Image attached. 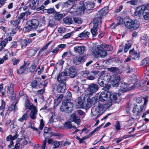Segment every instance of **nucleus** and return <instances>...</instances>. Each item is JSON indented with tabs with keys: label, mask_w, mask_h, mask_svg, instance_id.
I'll return each mask as SVG.
<instances>
[{
	"label": "nucleus",
	"mask_w": 149,
	"mask_h": 149,
	"mask_svg": "<svg viewBox=\"0 0 149 149\" xmlns=\"http://www.w3.org/2000/svg\"><path fill=\"white\" fill-rule=\"evenodd\" d=\"M62 142H59L58 141H55L53 143V148H58L59 145L62 144Z\"/></svg>",
	"instance_id": "49"
},
{
	"label": "nucleus",
	"mask_w": 149,
	"mask_h": 149,
	"mask_svg": "<svg viewBox=\"0 0 149 149\" xmlns=\"http://www.w3.org/2000/svg\"><path fill=\"white\" fill-rule=\"evenodd\" d=\"M143 99L144 100V102L143 105L139 106L136 105L133 108V112L136 113L138 115H139V113L144 111L146 109L148 100L146 98H144Z\"/></svg>",
	"instance_id": "8"
},
{
	"label": "nucleus",
	"mask_w": 149,
	"mask_h": 149,
	"mask_svg": "<svg viewBox=\"0 0 149 149\" xmlns=\"http://www.w3.org/2000/svg\"><path fill=\"white\" fill-rule=\"evenodd\" d=\"M98 28L97 26H93L92 28L91 29V32L93 35V37L95 36L98 34L97 29Z\"/></svg>",
	"instance_id": "34"
},
{
	"label": "nucleus",
	"mask_w": 149,
	"mask_h": 149,
	"mask_svg": "<svg viewBox=\"0 0 149 149\" xmlns=\"http://www.w3.org/2000/svg\"><path fill=\"white\" fill-rule=\"evenodd\" d=\"M130 55L131 57L132 58H134V59L138 58L139 56V54L134 49L130 50Z\"/></svg>",
	"instance_id": "25"
},
{
	"label": "nucleus",
	"mask_w": 149,
	"mask_h": 149,
	"mask_svg": "<svg viewBox=\"0 0 149 149\" xmlns=\"http://www.w3.org/2000/svg\"><path fill=\"white\" fill-rule=\"evenodd\" d=\"M144 98H146H146H142V97H138L137 98V99L136 100V102L137 103H140L143 100L142 99H143V100H144L143 99Z\"/></svg>",
	"instance_id": "60"
},
{
	"label": "nucleus",
	"mask_w": 149,
	"mask_h": 149,
	"mask_svg": "<svg viewBox=\"0 0 149 149\" xmlns=\"http://www.w3.org/2000/svg\"><path fill=\"white\" fill-rule=\"evenodd\" d=\"M79 8L78 10V13L80 14H83L85 10L84 5L82 6H79Z\"/></svg>",
	"instance_id": "44"
},
{
	"label": "nucleus",
	"mask_w": 149,
	"mask_h": 149,
	"mask_svg": "<svg viewBox=\"0 0 149 149\" xmlns=\"http://www.w3.org/2000/svg\"><path fill=\"white\" fill-rule=\"evenodd\" d=\"M91 73L93 74L94 76H95L96 74H98V73L97 72L93 71L91 72V73L87 77V79H88L92 80L95 79V77L93 75H92L91 74Z\"/></svg>",
	"instance_id": "37"
},
{
	"label": "nucleus",
	"mask_w": 149,
	"mask_h": 149,
	"mask_svg": "<svg viewBox=\"0 0 149 149\" xmlns=\"http://www.w3.org/2000/svg\"><path fill=\"white\" fill-rule=\"evenodd\" d=\"M28 114L25 113L23 115L22 117L18 119V121L20 122H23L24 120H26L28 117Z\"/></svg>",
	"instance_id": "45"
},
{
	"label": "nucleus",
	"mask_w": 149,
	"mask_h": 149,
	"mask_svg": "<svg viewBox=\"0 0 149 149\" xmlns=\"http://www.w3.org/2000/svg\"><path fill=\"white\" fill-rule=\"evenodd\" d=\"M48 26L51 27H54L56 26V24L54 19H52L49 20Z\"/></svg>",
	"instance_id": "43"
},
{
	"label": "nucleus",
	"mask_w": 149,
	"mask_h": 149,
	"mask_svg": "<svg viewBox=\"0 0 149 149\" xmlns=\"http://www.w3.org/2000/svg\"><path fill=\"white\" fill-rule=\"evenodd\" d=\"M17 102H16L15 103H13L12 105L8 109V110L9 111H11L12 110H14L15 111H16L17 110V106H16V104H17Z\"/></svg>",
	"instance_id": "42"
},
{
	"label": "nucleus",
	"mask_w": 149,
	"mask_h": 149,
	"mask_svg": "<svg viewBox=\"0 0 149 149\" xmlns=\"http://www.w3.org/2000/svg\"><path fill=\"white\" fill-rule=\"evenodd\" d=\"M72 91L75 93H78L79 91V87L77 85L74 86Z\"/></svg>",
	"instance_id": "61"
},
{
	"label": "nucleus",
	"mask_w": 149,
	"mask_h": 149,
	"mask_svg": "<svg viewBox=\"0 0 149 149\" xmlns=\"http://www.w3.org/2000/svg\"><path fill=\"white\" fill-rule=\"evenodd\" d=\"M20 42L22 49H23L26 47L28 43V41L27 39H24L21 40Z\"/></svg>",
	"instance_id": "31"
},
{
	"label": "nucleus",
	"mask_w": 149,
	"mask_h": 149,
	"mask_svg": "<svg viewBox=\"0 0 149 149\" xmlns=\"http://www.w3.org/2000/svg\"><path fill=\"white\" fill-rule=\"evenodd\" d=\"M97 98L95 97H93L91 98L88 99L87 101L88 103L86 104V106L89 107L92 104H94L96 102Z\"/></svg>",
	"instance_id": "23"
},
{
	"label": "nucleus",
	"mask_w": 149,
	"mask_h": 149,
	"mask_svg": "<svg viewBox=\"0 0 149 149\" xmlns=\"http://www.w3.org/2000/svg\"><path fill=\"white\" fill-rule=\"evenodd\" d=\"M39 24V22L36 19H32L30 22H28L26 26L24 28L25 32L29 31L32 29L37 28Z\"/></svg>",
	"instance_id": "7"
},
{
	"label": "nucleus",
	"mask_w": 149,
	"mask_h": 149,
	"mask_svg": "<svg viewBox=\"0 0 149 149\" xmlns=\"http://www.w3.org/2000/svg\"><path fill=\"white\" fill-rule=\"evenodd\" d=\"M118 19L119 20V21L115 25H114L113 24H112L110 25V27L111 29H115L117 26L122 24L123 22V19L120 17H119Z\"/></svg>",
	"instance_id": "29"
},
{
	"label": "nucleus",
	"mask_w": 149,
	"mask_h": 149,
	"mask_svg": "<svg viewBox=\"0 0 149 149\" xmlns=\"http://www.w3.org/2000/svg\"><path fill=\"white\" fill-rule=\"evenodd\" d=\"M74 50L76 52H78L80 54H82L85 50V47L84 46H80L75 47Z\"/></svg>",
	"instance_id": "18"
},
{
	"label": "nucleus",
	"mask_w": 149,
	"mask_h": 149,
	"mask_svg": "<svg viewBox=\"0 0 149 149\" xmlns=\"http://www.w3.org/2000/svg\"><path fill=\"white\" fill-rule=\"evenodd\" d=\"M67 75L65 70L59 74L57 77V80L60 82H65Z\"/></svg>",
	"instance_id": "12"
},
{
	"label": "nucleus",
	"mask_w": 149,
	"mask_h": 149,
	"mask_svg": "<svg viewBox=\"0 0 149 149\" xmlns=\"http://www.w3.org/2000/svg\"><path fill=\"white\" fill-rule=\"evenodd\" d=\"M111 83L113 87H117L118 85L125 88L127 86V84L121 81L120 82V76L117 74H113L111 76Z\"/></svg>",
	"instance_id": "6"
},
{
	"label": "nucleus",
	"mask_w": 149,
	"mask_h": 149,
	"mask_svg": "<svg viewBox=\"0 0 149 149\" xmlns=\"http://www.w3.org/2000/svg\"><path fill=\"white\" fill-rule=\"evenodd\" d=\"M101 78H102V80H104L105 82H109L111 80V77L110 76L109 73H105L101 74L99 76Z\"/></svg>",
	"instance_id": "19"
},
{
	"label": "nucleus",
	"mask_w": 149,
	"mask_h": 149,
	"mask_svg": "<svg viewBox=\"0 0 149 149\" xmlns=\"http://www.w3.org/2000/svg\"><path fill=\"white\" fill-rule=\"evenodd\" d=\"M46 12H47L49 14H52L54 13H55V11H56L54 8H50L47 9L45 10Z\"/></svg>",
	"instance_id": "51"
},
{
	"label": "nucleus",
	"mask_w": 149,
	"mask_h": 149,
	"mask_svg": "<svg viewBox=\"0 0 149 149\" xmlns=\"http://www.w3.org/2000/svg\"><path fill=\"white\" fill-rule=\"evenodd\" d=\"M127 3H129L131 5H135L137 4V2L136 0H132L127 2Z\"/></svg>",
	"instance_id": "58"
},
{
	"label": "nucleus",
	"mask_w": 149,
	"mask_h": 149,
	"mask_svg": "<svg viewBox=\"0 0 149 149\" xmlns=\"http://www.w3.org/2000/svg\"><path fill=\"white\" fill-rule=\"evenodd\" d=\"M21 137L22 139H24L25 140L24 141H23V142L21 144V146H24L26 145L27 143L28 142L26 140L25 137L24 135H22Z\"/></svg>",
	"instance_id": "54"
},
{
	"label": "nucleus",
	"mask_w": 149,
	"mask_h": 149,
	"mask_svg": "<svg viewBox=\"0 0 149 149\" xmlns=\"http://www.w3.org/2000/svg\"><path fill=\"white\" fill-rule=\"evenodd\" d=\"M14 84L11 83H9L7 86H6L5 88L7 87L8 90L7 91V93L10 95L12 94L14 91Z\"/></svg>",
	"instance_id": "21"
},
{
	"label": "nucleus",
	"mask_w": 149,
	"mask_h": 149,
	"mask_svg": "<svg viewBox=\"0 0 149 149\" xmlns=\"http://www.w3.org/2000/svg\"><path fill=\"white\" fill-rule=\"evenodd\" d=\"M127 69L128 70L126 72L127 73H129L134 71L133 69H132L130 66H127Z\"/></svg>",
	"instance_id": "64"
},
{
	"label": "nucleus",
	"mask_w": 149,
	"mask_h": 149,
	"mask_svg": "<svg viewBox=\"0 0 149 149\" xmlns=\"http://www.w3.org/2000/svg\"><path fill=\"white\" fill-rule=\"evenodd\" d=\"M66 97L67 99L66 100H69L70 102V99L72 97V95L71 92L70 91H68L66 94Z\"/></svg>",
	"instance_id": "50"
},
{
	"label": "nucleus",
	"mask_w": 149,
	"mask_h": 149,
	"mask_svg": "<svg viewBox=\"0 0 149 149\" xmlns=\"http://www.w3.org/2000/svg\"><path fill=\"white\" fill-rule=\"evenodd\" d=\"M112 61L113 62H115L116 63H121V61H120L119 59L117 57H115L112 59Z\"/></svg>",
	"instance_id": "62"
},
{
	"label": "nucleus",
	"mask_w": 149,
	"mask_h": 149,
	"mask_svg": "<svg viewBox=\"0 0 149 149\" xmlns=\"http://www.w3.org/2000/svg\"><path fill=\"white\" fill-rule=\"evenodd\" d=\"M110 97L111 100L113 101L118 100V101L120 98L119 94L118 93H115L112 95L111 94Z\"/></svg>",
	"instance_id": "33"
},
{
	"label": "nucleus",
	"mask_w": 149,
	"mask_h": 149,
	"mask_svg": "<svg viewBox=\"0 0 149 149\" xmlns=\"http://www.w3.org/2000/svg\"><path fill=\"white\" fill-rule=\"evenodd\" d=\"M63 21L65 24L68 25L72 24L73 22L72 19V18L67 17L64 18L63 19Z\"/></svg>",
	"instance_id": "28"
},
{
	"label": "nucleus",
	"mask_w": 149,
	"mask_h": 149,
	"mask_svg": "<svg viewBox=\"0 0 149 149\" xmlns=\"http://www.w3.org/2000/svg\"><path fill=\"white\" fill-rule=\"evenodd\" d=\"M123 21L126 27L132 30L137 29L139 26L140 24L138 22L136 21H133L128 17L125 18Z\"/></svg>",
	"instance_id": "4"
},
{
	"label": "nucleus",
	"mask_w": 149,
	"mask_h": 149,
	"mask_svg": "<svg viewBox=\"0 0 149 149\" xmlns=\"http://www.w3.org/2000/svg\"><path fill=\"white\" fill-rule=\"evenodd\" d=\"M135 13L136 15L142 14L145 19L149 20V4L137 7Z\"/></svg>",
	"instance_id": "3"
},
{
	"label": "nucleus",
	"mask_w": 149,
	"mask_h": 149,
	"mask_svg": "<svg viewBox=\"0 0 149 149\" xmlns=\"http://www.w3.org/2000/svg\"><path fill=\"white\" fill-rule=\"evenodd\" d=\"M147 38L146 36H143L141 38V41L144 45H146L147 43Z\"/></svg>",
	"instance_id": "47"
},
{
	"label": "nucleus",
	"mask_w": 149,
	"mask_h": 149,
	"mask_svg": "<svg viewBox=\"0 0 149 149\" xmlns=\"http://www.w3.org/2000/svg\"><path fill=\"white\" fill-rule=\"evenodd\" d=\"M39 3V0H29L26 5L28 6L32 9H34L37 7Z\"/></svg>",
	"instance_id": "13"
},
{
	"label": "nucleus",
	"mask_w": 149,
	"mask_h": 149,
	"mask_svg": "<svg viewBox=\"0 0 149 149\" xmlns=\"http://www.w3.org/2000/svg\"><path fill=\"white\" fill-rule=\"evenodd\" d=\"M111 105L112 103L110 102L104 104L99 103L97 106H94L92 107L91 113V116L94 118L99 117Z\"/></svg>",
	"instance_id": "1"
},
{
	"label": "nucleus",
	"mask_w": 149,
	"mask_h": 149,
	"mask_svg": "<svg viewBox=\"0 0 149 149\" xmlns=\"http://www.w3.org/2000/svg\"><path fill=\"white\" fill-rule=\"evenodd\" d=\"M131 47V45L130 44L128 43L126 44L125 46L124 50V52L125 53Z\"/></svg>",
	"instance_id": "52"
},
{
	"label": "nucleus",
	"mask_w": 149,
	"mask_h": 149,
	"mask_svg": "<svg viewBox=\"0 0 149 149\" xmlns=\"http://www.w3.org/2000/svg\"><path fill=\"white\" fill-rule=\"evenodd\" d=\"M77 105L78 108L83 107L84 106L83 100L81 99H79L77 104Z\"/></svg>",
	"instance_id": "46"
},
{
	"label": "nucleus",
	"mask_w": 149,
	"mask_h": 149,
	"mask_svg": "<svg viewBox=\"0 0 149 149\" xmlns=\"http://www.w3.org/2000/svg\"><path fill=\"white\" fill-rule=\"evenodd\" d=\"M111 93L108 91H103L100 94L99 96V100L102 102H103L107 100V98L110 97Z\"/></svg>",
	"instance_id": "9"
},
{
	"label": "nucleus",
	"mask_w": 149,
	"mask_h": 149,
	"mask_svg": "<svg viewBox=\"0 0 149 149\" xmlns=\"http://www.w3.org/2000/svg\"><path fill=\"white\" fill-rule=\"evenodd\" d=\"M83 5L85 10H90L93 8L94 6V4L92 2L88 1L85 3Z\"/></svg>",
	"instance_id": "17"
},
{
	"label": "nucleus",
	"mask_w": 149,
	"mask_h": 149,
	"mask_svg": "<svg viewBox=\"0 0 149 149\" xmlns=\"http://www.w3.org/2000/svg\"><path fill=\"white\" fill-rule=\"evenodd\" d=\"M66 88L65 82H60L57 86V89L58 93H63Z\"/></svg>",
	"instance_id": "14"
},
{
	"label": "nucleus",
	"mask_w": 149,
	"mask_h": 149,
	"mask_svg": "<svg viewBox=\"0 0 149 149\" xmlns=\"http://www.w3.org/2000/svg\"><path fill=\"white\" fill-rule=\"evenodd\" d=\"M141 63L146 67L147 70L149 71V57H147L143 60Z\"/></svg>",
	"instance_id": "24"
},
{
	"label": "nucleus",
	"mask_w": 149,
	"mask_h": 149,
	"mask_svg": "<svg viewBox=\"0 0 149 149\" xmlns=\"http://www.w3.org/2000/svg\"><path fill=\"white\" fill-rule=\"evenodd\" d=\"M64 126L65 127L69 129H70L71 128H73L74 129H76L77 128L75 126L72 125L71 122L70 121H68L65 123Z\"/></svg>",
	"instance_id": "32"
},
{
	"label": "nucleus",
	"mask_w": 149,
	"mask_h": 149,
	"mask_svg": "<svg viewBox=\"0 0 149 149\" xmlns=\"http://www.w3.org/2000/svg\"><path fill=\"white\" fill-rule=\"evenodd\" d=\"M102 15L99 17H96L95 18L93 21V26H97L98 27L99 26H100L102 22L101 18Z\"/></svg>",
	"instance_id": "20"
},
{
	"label": "nucleus",
	"mask_w": 149,
	"mask_h": 149,
	"mask_svg": "<svg viewBox=\"0 0 149 149\" xmlns=\"http://www.w3.org/2000/svg\"><path fill=\"white\" fill-rule=\"evenodd\" d=\"M108 45L105 44H102L97 46V48L93 51V55L95 57L100 56L104 58L107 55L106 48Z\"/></svg>",
	"instance_id": "2"
},
{
	"label": "nucleus",
	"mask_w": 149,
	"mask_h": 149,
	"mask_svg": "<svg viewBox=\"0 0 149 149\" xmlns=\"http://www.w3.org/2000/svg\"><path fill=\"white\" fill-rule=\"evenodd\" d=\"M20 22L19 20L15 19V20H12L10 22V25L13 27L17 26Z\"/></svg>",
	"instance_id": "30"
},
{
	"label": "nucleus",
	"mask_w": 149,
	"mask_h": 149,
	"mask_svg": "<svg viewBox=\"0 0 149 149\" xmlns=\"http://www.w3.org/2000/svg\"><path fill=\"white\" fill-rule=\"evenodd\" d=\"M63 97V96L62 94L57 95L54 99L55 103H57V104L60 103Z\"/></svg>",
	"instance_id": "35"
},
{
	"label": "nucleus",
	"mask_w": 149,
	"mask_h": 149,
	"mask_svg": "<svg viewBox=\"0 0 149 149\" xmlns=\"http://www.w3.org/2000/svg\"><path fill=\"white\" fill-rule=\"evenodd\" d=\"M100 76L99 77L98 79L97 82L98 84L101 87H104V85H106V84L105 83V81L104 80H102V78H101Z\"/></svg>",
	"instance_id": "39"
},
{
	"label": "nucleus",
	"mask_w": 149,
	"mask_h": 149,
	"mask_svg": "<svg viewBox=\"0 0 149 149\" xmlns=\"http://www.w3.org/2000/svg\"><path fill=\"white\" fill-rule=\"evenodd\" d=\"M34 61L35 62H36V64H34L33 65L31 66L29 68L30 71L31 72H33L35 71L38 64V60L37 59H35Z\"/></svg>",
	"instance_id": "38"
},
{
	"label": "nucleus",
	"mask_w": 149,
	"mask_h": 149,
	"mask_svg": "<svg viewBox=\"0 0 149 149\" xmlns=\"http://www.w3.org/2000/svg\"><path fill=\"white\" fill-rule=\"evenodd\" d=\"M25 107L26 109L29 110H31L35 107L33 104H31L30 102L28 100H26L25 103Z\"/></svg>",
	"instance_id": "27"
},
{
	"label": "nucleus",
	"mask_w": 149,
	"mask_h": 149,
	"mask_svg": "<svg viewBox=\"0 0 149 149\" xmlns=\"http://www.w3.org/2000/svg\"><path fill=\"white\" fill-rule=\"evenodd\" d=\"M79 8L78 5H75L71 7L70 10L72 12H78V10Z\"/></svg>",
	"instance_id": "41"
},
{
	"label": "nucleus",
	"mask_w": 149,
	"mask_h": 149,
	"mask_svg": "<svg viewBox=\"0 0 149 149\" xmlns=\"http://www.w3.org/2000/svg\"><path fill=\"white\" fill-rule=\"evenodd\" d=\"M71 120L77 123L78 125L79 124L80 122V119L79 117L76 115L75 113H73L71 116Z\"/></svg>",
	"instance_id": "15"
},
{
	"label": "nucleus",
	"mask_w": 149,
	"mask_h": 149,
	"mask_svg": "<svg viewBox=\"0 0 149 149\" xmlns=\"http://www.w3.org/2000/svg\"><path fill=\"white\" fill-rule=\"evenodd\" d=\"M73 106V104L69 100H63L62 103V105L60 107V111L68 113H70Z\"/></svg>",
	"instance_id": "5"
},
{
	"label": "nucleus",
	"mask_w": 149,
	"mask_h": 149,
	"mask_svg": "<svg viewBox=\"0 0 149 149\" xmlns=\"http://www.w3.org/2000/svg\"><path fill=\"white\" fill-rule=\"evenodd\" d=\"M74 20L75 22L79 24L81 23L82 21L81 19L78 17L74 18Z\"/></svg>",
	"instance_id": "55"
},
{
	"label": "nucleus",
	"mask_w": 149,
	"mask_h": 149,
	"mask_svg": "<svg viewBox=\"0 0 149 149\" xmlns=\"http://www.w3.org/2000/svg\"><path fill=\"white\" fill-rule=\"evenodd\" d=\"M132 105L130 103H129L126 107V110L127 112H129V111L131 109L132 107Z\"/></svg>",
	"instance_id": "56"
},
{
	"label": "nucleus",
	"mask_w": 149,
	"mask_h": 149,
	"mask_svg": "<svg viewBox=\"0 0 149 149\" xmlns=\"http://www.w3.org/2000/svg\"><path fill=\"white\" fill-rule=\"evenodd\" d=\"M115 126L116 127V130H120V127L119 122H116Z\"/></svg>",
	"instance_id": "63"
},
{
	"label": "nucleus",
	"mask_w": 149,
	"mask_h": 149,
	"mask_svg": "<svg viewBox=\"0 0 149 149\" xmlns=\"http://www.w3.org/2000/svg\"><path fill=\"white\" fill-rule=\"evenodd\" d=\"M44 136L45 139L46 137H49L51 136V134L52 133V132L51 129L49 128L45 127L44 130Z\"/></svg>",
	"instance_id": "22"
},
{
	"label": "nucleus",
	"mask_w": 149,
	"mask_h": 149,
	"mask_svg": "<svg viewBox=\"0 0 149 149\" xmlns=\"http://www.w3.org/2000/svg\"><path fill=\"white\" fill-rule=\"evenodd\" d=\"M38 82L36 80H34L31 83V86L32 88H36L37 86Z\"/></svg>",
	"instance_id": "48"
},
{
	"label": "nucleus",
	"mask_w": 149,
	"mask_h": 149,
	"mask_svg": "<svg viewBox=\"0 0 149 149\" xmlns=\"http://www.w3.org/2000/svg\"><path fill=\"white\" fill-rule=\"evenodd\" d=\"M55 15H54V18L55 20L58 21L61 19L64 15L62 14H59V12H57L55 11Z\"/></svg>",
	"instance_id": "36"
},
{
	"label": "nucleus",
	"mask_w": 149,
	"mask_h": 149,
	"mask_svg": "<svg viewBox=\"0 0 149 149\" xmlns=\"http://www.w3.org/2000/svg\"><path fill=\"white\" fill-rule=\"evenodd\" d=\"M83 60V57L80 56L78 58H76L74 61V63L76 65H79L80 64L81 61Z\"/></svg>",
	"instance_id": "40"
},
{
	"label": "nucleus",
	"mask_w": 149,
	"mask_h": 149,
	"mask_svg": "<svg viewBox=\"0 0 149 149\" xmlns=\"http://www.w3.org/2000/svg\"><path fill=\"white\" fill-rule=\"evenodd\" d=\"M99 89L98 85L96 84L91 83L88 85L87 90L93 94L96 92Z\"/></svg>",
	"instance_id": "10"
},
{
	"label": "nucleus",
	"mask_w": 149,
	"mask_h": 149,
	"mask_svg": "<svg viewBox=\"0 0 149 149\" xmlns=\"http://www.w3.org/2000/svg\"><path fill=\"white\" fill-rule=\"evenodd\" d=\"M93 94L91 93L90 92L89 93L85 95L84 98V100H86L87 101L88 100L90 99V97L92 96Z\"/></svg>",
	"instance_id": "53"
},
{
	"label": "nucleus",
	"mask_w": 149,
	"mask_h": 149,
	"mask_svg": "<svg viewBox=\"0 0 149 149\" xmlns=\"http://www.w3.org/2000/svg\"><path fill=\"white\" fill-rule=\"evenodd\" d=\"M31 110L30 113V116L31 118L33 119H35L36 118V115L37 112V109L35 107L33 109H32Z\"/></svg>",
	"instance_id": "26"
},
{
	"label": "nucleus",
	"mask_w": 149,
	"mask_h": 149,
	"mask_svg": "<svg viewBox=\"0 0 149 149\" xmlns=\"http://www.w3.org/2000/svg\"><path fill=\"white\" fill-rule=\"evenodd\" d=\"M26 64L24 63V64L22 66L20 67V69L19 70H17V72L18 74H22L24 73L26 74L29 71H26V70L28 69L27 68V66H26Z\"/></svg>",
	"instance_id": "16"
},
{
	"label": "nucleus",
	"mask_w": 149,
	"mask_h": 149,
	"mask_svg": "<svg viewBox=\"0 0 149 149\" xmlns=\"http://www.w3.org/2000/svg\"><path fill=\"white\" fill-rule=\"evenodd\" d=\"M65 70L67 76H69L71 78H74L76 75V70L74 68H70L69 69H66Z\"/></svg>",
	"instance_id": "11"
},
{
	"label": "nucleus",
	"mask_w": 149,
	"mask_h": 149,
	"mask_svg": "<svg viewBox=\"0 0 149 149\" xmlns=\"http://www.w3.org/2000/svg\"><path fill=\"white\" fill-rule=\"evenodd\" d=\"M5 102L3 100H1V105L0 107V110H3L5 108Z\"/></svg>",
	"instance_id": "59"
},
{
	"label": "nucleus",
	"mask_w": 149,
	"mask_h": 149,
	"mask_svg": "<svg viewBox=\"0 0 149 149\" xmlns=\"http://www.w3.org/2000/svg\"><path fill=\"white\" fill-rule=\"evenodd\" d=\"M7 43V40L4 39L1 43L0 45L2 46L1 48H3L4 47L6 46Z\"/></svg>",
	"instance_id": "57"
}]
</instances>
